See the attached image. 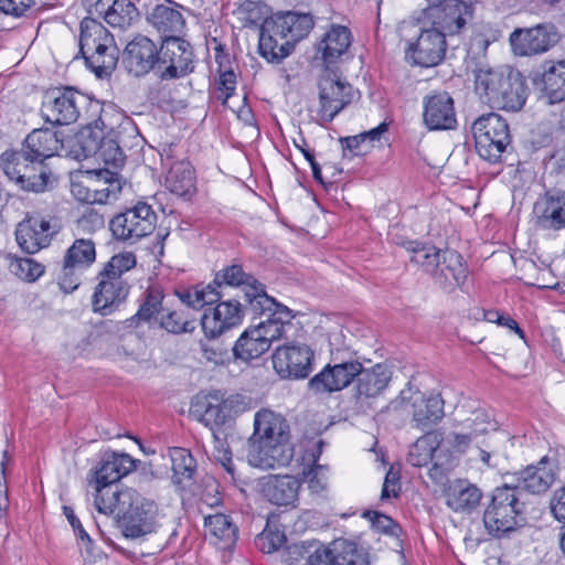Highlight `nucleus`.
Here are the masks:
<instances>
[{
    "label": "nucleus",
    "mask_w": 565,
    "mask_h": 565,
    "mask_svg": "<svg viewBox=\"0 0 565 565\" xmlns=\"http://www.w3.org/2000/svg\"><path fill=\"white\" fill-rule=\"evenodd\" d=\"M33 4V0H0V11L15 18L22 17Z\"/></svg>",
    "instance_id": "obj_64"
},
{
    "label": "nucleus",
    "mask_w": 565,
    "mask_h": 565,
    "mask_svg": "<svg viewBox=\"0 0 565 565\" xmlns=\"http://www.w3.org/2000/svg\"><path fill=\"white\" fill-rule=\"evenodd\" d=\"M327 467L322 465H312L308 471L305 472L308 488L313 495L322 497L328 490Z\"/></svg>",
    "instance_id": "obj_59"
},
{
    "label": "nucleus",
    "mask_w": 565,
    "mask_h": 565,
    "mask_svg": "<svg viewBox=\"0 0 565 565\" xmlns=\"http://www.w3.org/2000/svg\"><path fill=\"white\" fill-rule=\"evenodd\" d=\"M252 312L254 315H264L266 312L270 313L267 320L260 321L255 326L268 348H270L271 343L277 340H285V342L291 341L290 331L294 328L291 323L294 316L288 307L278 303L275 300V306H273V308Z\"/></svg>",
    "instance_id": "obj_24"
},
{
    "label": "nucleus",
    "mask_w": 565,
    "mask_h": 565,
    "mask_svg": "<svg viewBox=\"0 0 565 565\" xmlns=\"http://www.w3.org/2000/svg\"><path fill=\"white\" fill-rule=\"evenodd\" d=\"M213 284L217 290L223 286L243 287L246 308L250 311H263L275 306V299L266 294L264 285L245 273L241 265L234 264L220 270Z\"/></svg>",
    "instance_id": "obj_14"
},
{
    "label": "nucleus",
    "mask_w": 565,
    "mask_h": 565,
    "mask_svg": "<svg viewBox=\"0 0 565 565\" xmlns=\"http://www.w3.org/2000/svg\"><path fill=\"white\" fill-rule=\"evenodd\" d=\"M475 147L483 160L491 163L500 161L511 143L509 125L500 115L490 113L477 118L472 124Z\"/></svg>",
    "instance_id": "obj_8"
},
{
    "label": "nucleus",
    "mask_w": 565,
    "mask_h": 565,
    "mask_svg": "<svg viewBox=\"0 0 565 565\" xmlns=\"http://www.w3.org/2000/svg\"><path fill=\"white\" fill-rule=\"evenodd\" d=\"M98 284L93 295V308L103 316L109 315L128 296L129 285L125 280L111 279L98 274Z\"/></svg>",
    "instance_id": "obj_27"
},
{
    "label": "nucleus",
    "mask_w": 565,
    "mask_h": 565,
    "mask_svg": "<svg viewBox=\"0 0 565 565\" xmlns=\"http://www.w3.org/2000/svg\"><path fill=\"white\" fill-rule=\"evenodd\" d=\"M441 440V433L437 430L426 433L411 446L407 462L414 467L427 466L433 460L434 452L438 449Z\"/></svg>",
    "instance_id": "obj_44"
},
{
    "label": "nucleus",
    "mask_w": 565,
    "mask_h": 565,
    "mask_svg": "<svg viewBox=\"0 0 565 565\" xmlns=\"http://www.w3.org/2000/svg\"><path fill=\"white\" fill-rule=\"evenodd\" d=\"M84 7L88 13L87 18H104L108 23V13L116 4V0H83Z\"/></svg>",
    "instance_id": "obj_62"
},
{
    "label": "nucleus",
    "mask_w": 565,
    "mask_h": 565,
    "mask_svg": "<svg viewBox=\"0 0 565 565\" xmlns=\"http://www.w3.org/2000/svg\"><path fill=\"white\" fill-rule=\"evenodd\" d=\"M413 424L416 428L425 430L437 424L445 415L444 401L439 395L427 398L420 397L413 403Z\"/></svg>",
    "instance_id": "obj_42"
},
{
    "label": "nucleus",
    "mask_w": 565,
    "mask_h": 565,
    "mask_svg": "<svg viewBox=\"0 0 565 565\" xmlns=\"http://www.w3.org/2000/svg\"><path fill=\"white\" fill-rule=\"evenodd\" d=\"M468 277V268L462 256L452 249L443 252V259L434 278L436 284L444 288H454L465 282Z\"/></svg>",
    "instance_id": "obj_32"
},
{
    "label": "nucleus",
    "mask_w": 565,
    "mask_h": 565,
    "mask_svg": "<svg viewBox=\"0 0 565 565\" xmlns=\"http://www.w3.org/2000/svg\"><path fill=\"white\" fill-rule=\"evenodd\" d=\"M103 39L109 41L108 30L95 18H84L81 22L79 52L85 54L97 46Z\"/></svg>",
    "instance_id": "obj_49"
},
{
    "label": "nucleus",
    "mask_w": 565,
    "mask_h": 565,
    "mask_svg": "<svg viewBox=\"0 0 565 565\" xmlns=\"http://www.w3.org/2000/svg\"><path fill=\"white\" fill-rule=\"evenodd\" d=\"M96 159L117 169L124 164L125 154L115 139L103 137Z\"/></svg>",
    "instance_id": "obj_56"
},
{
    "label": "nucleus",
    "mask_w": 565,
    "mask_h": 565,
    "mask_svg": "<svg viewBox=\"0 0 565 565\" xmlns=\"http://www.w3.org/2000/svg\"><path fill=\"white\" fill-rule=\"evenodd\" d=\"M122 497L128 502L121 513L122 533L126 537L139 539L160 529L159 509L154 501L131 488H126Z\"/></svg>",
    "instance_id": "obj_7"
},
{
    "label": "nucleus",
    "mask_w": 565,
    "mask_h": 565,
    "mask_svg": "<svg viewBox=\"0 0 565 565\" xmlns=\"http://www.w3.org/2000/svg\"><path fill=\"white\" fill-rule=\"evenodd\" d=\"M136 460L124 452H105L88 475L89 484H116L122 477L136 469Z\"/></svg>",
    "instance_id": "obj_22"
},
{
    "label": "nucleus",
    "mask_w": 565,
    "mask_h": 565,
    "mask_svg": "<svg viewBox=\"0 0 565 565\" xmlns=\"http://www.w3.org/2000/svg\"><path fill=\"white\" fill-rule=\"evenodd\" d=\"M263 495L273 504L295 507L301 483L292 476L268 475L260 480Z\"/></svg>",
    "instance_id": "obj_25"
},
{
    "label": "nucleus",
    "mask_w": 565,
    "mask_h": 565,
    "mask_svg": "<svg viewBox=\"0 0 565 565\" xmlns=\"http://www.w3.org/2000/svg\"><path fill=\"white\" fill-rule=\"evenodd\" d=\"M404 246L406 250L412 253L411 262L420 266L435 278L444 250L433 245H423L418 242H407Z\"/></svg>",
    "instance_id": "obj_45"
},
{
    "label": "nucleus",
    "mask_w": 565,
    "mask_h": 565,
    "mask_svg": "<svg viewBox=\"0 0 565 565\" xmlns=\"http://www.w3.org/2000/svg\"><path fill=\"white\" fill-rule=\"evenodd\" d=\"M162 329L170 333H182L189 332L194 329L193 322L182 316V313L175 310L166 309L158 320Z\"/></svg>",
    "instance_id": "obj_58"
},
{
    "label": "nucleus",
    "mask_w": 565,
    "mask_h": 565,
    "mask_svg": "<svg viewBox=\"0 0 565 565\" xmlns=\"http://www.w3.org/2000/svg\"><path fill=\"white\" fill-rule=\"evenodd\" d=\"M313 25V18L309 13L288 11L265 19L259 32V54L269 63H280L310 33Z\"/></svg>",
    "instance_id": "obj_2"
},
{
    "label": "nucleus",
    "mask_w": 565,
    "mask_h": 565,
    "mask_svg": "<svg viewBox=\"0 0 565 565\" xmlns=\"http://www.w3.org/2000/svg\"><path fill=\"white\" fill-rule=\"evenodd\" d=\"M362 516L364 519H367L371 522L372 526L379 532L385 534H395L397 524L391 516L372 510L364 511Z\"/></svg>",
    "instance_id": "obj_61"
},
{
    "label": "nucleus",
    "mask_w": 565,
    "mask_h": 565,
    "mask_svg": "<svg viewBox=\"0 0 565 565\" xmlns=\"http://www.w3.org/2000/svg\"><path fill=\"white\" fill-rule=\"evenodd\" d=\"M194 70V54L191 44L180 36L161 40L157 76L172 81L186 76Z\"/></svg>",
    "instance_id": "obj_13"
},
{
    "label": "nucleus",
    "mask_w": 565,
    "mask_h": 565,
    "mask_svg": "<svg viewBox=\"0 0 565 565\" xmlns=\"http://www.w3.org/2000/svg\"><path fill=\"white\" fill-rule=\"evenodd\" d=\"M392 372L384 364H375L371 369H363L356 376V394L359 397H376L388 385Z\"/></svg>",
    "instance_id": "obj_33"
},
{
    "label": "nucleus",
    "mask_w": 565,
    "mask_h": 565,
    "mask_svg": "<svg viewBox=\"0 0 565 565\" xmlns=\"http://www.w3.org/2000/svg\"><path fill=\"white\" fill-rule=\"evenodd\" d=\"M214 451L213 456L217 462L224 468V470L234 479L235 477V466L232 459V451L230 450L228 445L218 438L216 434H214Z\"/></svg>",
    "instance_id": "obj_60"
},
{
    "label": "nucleus",
    "mask_w": 565,
    "mask_h": 565,
    "mask_svg": "<svg viewBox=\"0 0 565 565\" xmlns=\"http://www.w3.org/2000/svg\"><path fill=\"white\" fill-rule=\"evenodd\" d=\"M157 224V214L151 205L138 202L115 215L109 222V230L115 239L135 244L140 238L150 235Z\"/></svg>",
    "instance_id": "obj_12"
},
{
    "label": "nucleus",
    "mask_w": 565,
    "mask_h": 565,
    "mask_svg": "<svg viewBox=\"0 0 565 565\" xmlns=\"http://www.w3.org/2000/svg\"><path fill=\"white\" fill-rule=\"evenodd\" d=\"M423 122L429 131L457 127L454 98L445 90H435L423 98Z\"/></svg>",
    "instance_id": "obj_19"
},
{
    "label": "nucleus",
    "mask_w": 565,
    "mask_h": 565,
    "mask_svg": "<svg viewBox=\"0 0 565 565\" xmlns=\"http://www.w3.org/2000/svg\"><path fill=\"white\" fill-rule=\"evenodd\" d=\"M160 47L148 36L138 35L132 39L124 52V65L127 72L136 77L153 72L157 75Z\"/></svg>",
    "instance_id": "obj_20"
},
{
    "label": "nucleus",
    "mask_w": 565,
    "mask_h": 565,
    "mask_svg": "<svg viewBox=\"0 0 565 565\" xmlns=\"http://www.w3.org/2000/svg\"><path fill=\"white\" fill-rule=\"evenodd\" d=\"M137 15V7L127 0H116V4L108 13V24L125 29L129 26Z\"/></svg>",
    "instance_id": "obj_55"
},
{
    "label": "nucleus",
    "mask_w": 565,
    "mask_h": 565,
    "mask_svg": "<svg viewBox=\"0 0 565 565\" xmlns=\"http://www.w3.org/2000/svg\"><path fill=\"white\" fill-rule=\"evenodd\" d=\"M533 84L551 104L565 99V61H545L533 77Z\"/></svg>",
    "instance_id": "obj_26"
},
{
    "label": "nucleus",
    "mask_w": 565,
    "mask_h": 565,
    "mask_svg": "<svg viewBox=\"0 0 565 565\" xmlns=\"http://www.w3.org/2000/svg\"><path fill=\"white\" fill-rule=\"evenodd\" d=\"M236 88V75L233 71H225L220 74L217 89L222 92V104L225 105Z\"/></svg>",
    "instance_id": "obj_63"
},
{
    "label": "nucleus",
    "mask_w": 565,
    "mask_h": 565,
    "mask_svg": "<svg viewBox=\"0 0 565 565\" xmlns=\"http://www.w3.org/2000/svg\"><path fill=\"white\" fill-rule=\"evenodd\" d=\"M87 131H82L77 137V143L82 150L77 157H83L84 159L95 157L97 158L99 151V145L103 139V132L106 128L105 122L99 116L97 119L87 124Z\"/></svg>",
    "instance_id": "obj_48"
},
{
    "label": "nucleus",
    "mask_w": 565,
    "mask_h": 565,
    "mask_svg": "<svg viewBox=\"0 0 565 565\" xmlns=\"http://www.w3.org/2000/svg\"><path fill=\"white\" fill-rule=\"evenodd\" d=\"M137 4L145 11L147 21L156 29L161 39L179 36L185 26V20L179 6L171 0H137Z\"/></svg>",
    "instance_id": "obj_17"
},
{
    "label": "nucleus",
    "mask_w": 565,
    "mask_h": 565,
    "mask_svg": "<svg viewBox=\"0 0 565 565\" xmlns=\"http://www.w3.org/2000/svg\"><path fill=\"white\" fill-rule=\"evenodd\" d=\"M63 259L70 264L87 269L96 260L95 243L89 238L75 239L66 249Z\"/></svg>",
    "instance_id": "obj_50"
},
{
    "label": "nucleus",
    "mask_w": 565,
    "mask_h": 565,
    "mask_svg": "<svg viewBox=\"0 0 565 565\" xmlns=\"http://www.w3.org/2000/svg\"><path fill=\"white\" fill-rule=\"evenodd\" d=\"M507 67L504 70H482L480 68L476 74V90L480 97L493 108L494 103L500 100L501 88H507L505 81L508 78Z\"/></svg>",
    "instance_id": "obj_35"
},
{
    "label": "nucleus",
    "mask_w": 565,
    "mask_h": 565,
    "mask_svg": "<svg viewBox=\"0 0 565 565\" xmlns=\"http://www.w3.org/2000/svg\"><path fill=\"white\" fill-rule=\"evenodd\" d=\"M426 6L420 10L419 21L434 26L444 35L460 34L471 21L473 7L462 0H425Z\"/></svg>",
    "instance_id": "obj_6"
},
{
    "label": "nucleus",
    "mask_w": 565,
    "mask_h": 565,
    "mask_svg": "<svg viewBox=\"0 0 565 565\" xmlns=\"http://www.w3.org/2000/svg\"><path fill=\"white\" fill-rule=\"evenodd\" d=\"M561 36L551 23L537 24L533 28L515 29L509 38L512 51L518 56L543 54L556 45Z\"/></svg>",
    "instance_id": "obj_16"
},
{
    "label": "nucleus",
    "mask_w": 565,
    "mask_h": 565,
    "mask_svg": "<svg viewBox=\"0 0 565 565\" xmlns=\"http://www.w3.org/2000/svg\"><path fill=\"white\" fill-rule=\"evenodd\" d=\"M300 558L305 559L303 565H367L356 544L347 540H335L329 546L319 545L312 553L302 545L289 547L286 562L296 565Z\"/></svg>",
    "instance_id": "obj_11"
},
{
    "label": "nucleus",
    "mask_w": 565,
    "mask_h": 565,
    "mask_svg": "<svg viewBox=\"0 0 565 565\" xmlns=\"http://www.w3.org/2000/svg\"><path fill=\"white\" fill-rule=\"evenodd\" d=\"M360 371L361 363L359 361H347L332 366L327 365L309 381V386L316 393L341 391L356 379Z\"/></svg>",
    "instance_id": "obj_23"
},
{
    "label": "nucleus",
    "mask_w": 565,
    "mask_h": 565,
    "mask_svg": "<svg viewBox=\"0 0 565 565\" xmlns=\"http://www.w3.org/2000/svg\"><path fill=\"white\" fill-rule=\"evenodd\" d=\"M507 88H501L500 100L494 103L493 108L516 111L520 110L526 100L525 79L519 71H508L505 81Z\"/></svg>",
    "instance_id": "obj_40"
},
{
    "label": "nucleus",
    "mask_w": 565,
    "mask_h": 565,
    "mask_svg": "<svg viewBox=\"0 0 565 565\" xmlns=\"http://www.w3.org/2000/svg\"><path fill=\"white\" fill-rule=\"evenodd\" d=\"M525 508L524 498L508 483L494 489L490 504L483 513V524L488 533L501 536L513 531Z\"/></svg>",
    "instance_id": "obj_5"
},
{
    "label": "nucleus",
    "mask_w": 565,
    "mask_h": 565,
    "mask_svg": "<svg viewBox=\"0 0 565 565\" xmlns=\"http://www.w3.org/2000/svg\"><path fill=\"white\" fill-rule=\"evenodd\" d=\"M291 458L287 420L270 409L258 411L247 441V462L254 468L270 470L288 465Z\"/></svg>",
    "instance_id": "obj_1"
},
{
    "label": "nucleus",
    "mask_w": 565,
    "mask_h": 565,
    "mask_svg": "<svg viewBox=\"0 0 565 565\" xmlns=\"http://www.w3.org/2000/svg\"><path fill=\"white\" fill-rule=\"evenodd\" d=\"M204 525L209 533L221 543V548H230L236 543L238 530L228 515L222 513L209 515L204 520Z\"/></svg>",
    "instance_id": "obj_47"
},
{
    "label": "nucleus",
    "mask_w": 565,
    "mask_h": 565,
    "mask_svg": "<svg viewBox=\"0 0 565 565\" xmlns=\"http://www.w3.org/2000/svg\"><path fill=\"white\" fill-rule=\"evenodd\" d=\"M555 481L554 465L547 456H544L536 465H530L514 475L511 488L518 490L519 495L524 498V492L541 494L548 490Z\"/></svg>",
    "instance_id": "obj_21"
},
{
    "label": "nucleus",
    "mask_w": 565,
    "mask_h": 565,
    "mask_svg": "<svg viewBox=\"0 0 565 565\" xmlns=\"http://www.w3.org/2000/svg\"><path fill=\"white\" fill-rule=\"evenodd\" d=\"M351 43V31L347 26L332 24L319 43L318 51L324 62L332 63L348 51Z\"/></svg>",
    "instance_id": "obj_39"
},
{
    "label": "nucleus",
    "mask_w": 565,
    "mask_h": 565,
    "mask_svg": "<svg viewBox=\"0 0 565 565\" xmlns=\"http://www.w3.org/2000/svg\"><path fill=\"white\" fill-rule=\"evenodd\" d=\"M63 147L60 132L50 128L34 129L24 140L23 148L32 158L44 162Z\"/></svg>",
    "instance_id": "obj_31"
},
{
    "label": "nucleus",
    "mask_w": 565,
    "mask_h": 565,
    "mask_svg": "<svg viewBox=\"0 0 565 565\" xmlns=\"http://www.w3.org/2000/svg\"><path fill=\"white\" fill-rule=\"evenodd\" d=\"M463 430H468L473 438L497 429V423L484 409H476L471 416L460 424Z\"/></svg>",
    "instance_id": "obj_54"
},
{
    "label": "nucleus",
    "mask_w": 565,
    "mask_h": 565,
    "mask_svg": "<svg viewBox=\"0 0 565 565\" xmlns=\"http://www.w3.org/2000/svg\"><path fill=\"white\" fill-rule=\"evenodd\" d=\"M89 107L93 114H100L103 108L87 95L74 87H57L45 94L41 113L45 122L53 126L75 122L82 111Z\"/></svg>",
    "instance_id": "obj_4"
},
{
    "label": "nucleus",
    "mask_w": 565,
    "mask_h": 565,
    "mask_svg": "<svg viewBox=\"0 0 565 565\" xmlns=\"http://www.w3.org/2000/svg\"><path fill=\"white\" fill-rule=\"evenodd\" d=\"M0 167L9 180L22 190L42 192L46 188L50 175L47 167L24 150L3 152L0 157Z\"/></svg>",
    "instance_id": "obj_10"
},
{
    "label": "nucleus",
    "mask_w": 565,
    "mask_h": 565,
    "mask_svg": "<svg viewBox=\"0 0 565 565\" xmlns=\"http://www.w3.org/2000/svg\"><path fill=\"white\" fill-rule=\"evenodd\" d=\"M95 488L94 505L99 513L111 514L118 509L122 513L128 502L124 500L125 489L119 490L116 484L100 486L93 484Z\"/></svg>",
    "instance_id": "obj_46"
},
{
    "label": "nucleus",
    "mask_w": 565,
    "mask_h": 565,
    "mask_svg": "<svg viewBox=\"0 0 565 565\" xmlns=\"http://www.w3.org/2000/svg\"><path fill=\"white\" fill-rule=\"evenodd\" d=\"M164 299L166 296L160 285L152 284L148 286L142 295L137 313L128 320L129 326L137 327L141 322L151 323L152 321H158V316L162 315L168 308L164 306Z\"/></svg>",
    "instance_id": "obj_34"
},
{
    "label": "nucleus",
    "mask_w": 565,
    "mask_h": 565,
    "mask_svg": "<svg viewBox=\"0 0 565 565\" xmlns=\"http://www.w3.org/2000/svg\"><path fill=\"white\" fill-rule=\"evenodd\" d=\"M10 271L21 280L33 282L44 273V266L35 260L24 258H13L9 265Z\"/></svg>",
    "instance_id": "obj_53"
},
{
    "label": "nucleus",
    "mask_w": 565,
    "mask_h": 565,
    "mask_svg": "<svg viewBox=\"0 0 565 565\" xmlns=\"http://www.w3.org/2000/svg\"><path fill=\"white\" fill-rule=\"evenodd\" d=\"M15 239L22 250L34 254L49 245V239L41 236L30 222H21L15 230Z\"/></svg>",
    "instance_id": "obj_51"
},
{
    "label": "nucleus",
    "mask_w": 565,
    "mask_h": 565,
    "mask_svg": "<svg viewBox=\"0 0 565 565\" xmlns=\"http://www.w3.org/2000/svg\"><path fill=\"white\" fill-rule=\"evenodd\" d=\"M482 493L466 480H457L446 492V503L455 512H470L480 503Z\"/></svg>",
    "instance_id": "obj_38"
},
{
    "label": "nucleus",
    "mask_w": 565,
    "mask_h": 565,
    "mask_svg": "<svg viewBox=\"0 0 565 565\" xmlns=\"http://www.w3.org/2000/svg\"><path fill=\"white\" fill-rule=\"evenodd\" d=\"M315 353L302 342L287 341L271 355L274 370L281 379H306L312 372Z\"/></svg>",
    "instance_id": "obj_15"
},
{
    "label": "nucleus",
    "mask_w": 565,
    "mask_h": 565,
    "mask_svg": "<svg viewBox=\"0 0 565 565\" xmlns=\"http://www.w3.org/2000/svg\"><path fill=\"white\" fill-rule=\"evenodd\" d=\"M86 65L98 76L110 74L117 64V47L114 44L113 35L109 33V41L103 39L92 51L82 55Z\"/></svg>",
    "instance_id": "obj_36"
},
{
    "label": "nucleus",
    "mask_w": 565,
    "mask_h": 565,
    "mask_svg": "<svg viewBox=\"0 0 565 565\" xmlns=\"http://www.w3.org/2000/svg\"><path fill=\"white\" fill-rule=\"evenodd\" d=\"M269 350L255 327L246 329L236 340L233 347L235 359L249 362L258 359Z\"/></svg>",
    "instance_id": "obj_43"
},
{
    "label": "nucleus",
    "mask_w": 565,
    "mask_h": 565,
    "mask_svg": "<svg viewBox=\"0 0 565 565\" xmlns=\"http://www.w3.org/2000/svg\"><path fill=\"white\" fill-rule=\"evenodd\" d=\"M536 223L544 230L558 231L565 227V192L546 193L533 209Z\"/></svg>",
    "instance_id": "obj_28"
},
{
    "label": "nucleus",
    "mask_w": 565,
    "mask_h": 565,
    "mask_svg": "<svg viewBox=\"0 0 565 565\" xmlns=\"http://www.w3.org/2000/svg\"><path fill=\"white\" fill-rule=\"evenodd\" d=\"M193 415L204 426L216 434L215 429L232 418V401H221L217 395H207L202 402L194 405Z\"/></svg>",
    "instance_id": "obj_30"
},
{
    "label": "nucleus",
    "mask_w": 565,
    "mask_h": 565,
    "mask_svg": "<svg viewBox=\"0 0 565 565\" xmlns=\"http://www.w3.org/2000/svg\"><path fill=\"white\" fill-rule=\"evenodd\" d=\"M222 297V290H217L212 284L179 294L180 300L193 309L216 303L214 308H206L201 318L203 332L210 339L238 326L243 320L244 310H249L237 299L221 300Z\"/></svg>",
    "instance_id": "obj_3"
},
{
    "label": "nucleus",
    "mask_w": 565,
    "mask_h": 565,
    "mask_svg": "<svg viewBox=\"0 0 565 565\" xmlns=\"http://www.w3.org/2000/svg\"><path fill=\"white\" fill-rule=\"evenodd\" d=\"M414 29V35L406 40L407 46L405 55L412 60L413 64L422 67H433L443 62L446 54L447 42L443 32L434 26L425 25L419 21V17L415 24H408L402 28Z\"/></svg>",
    "instance_id": "obj_9"
},
{
    "label": "nucleus",
    "mask_w": 565,
    "mask_h": 565,
    "mask_svg": "<svg viewBox=\"0 0 565 565\" xmlns=\"http://www.w3.org/2000/svg\"><path fill=\"white\" fill-rule=\"evenodd\" d=\"M169 456L172 463L173 483L181 489L189 488L194 482L196 460L190 450L182 447L170 448Z\"/></svg>",
    "instance_id": "obj_41"
},
{
    "label": "nucleus",
    "mask_w": 565,
    "mask_h": 565,
    "mask_svg": "<svg viewBox=\"0 0 565 565\" xmlns=\"http://www.w3.org/2000/svg\"><path fill=\"white\" fill-rule=\"evenodd\" d=\"M353 87L340 78L330 75L321 77L319 82L320 122H331L334 117L352 103Z\"/></svg>",
    "instance_id": "obj_18"
},
{
    "label": "nucleus",
    "mask_w": 565,
    "mask_h": 565,
    "mask_svg": "<svg viewBox=\"0 0 565 565\" xmlns=\"http://www.w3.org/2000/svg\"><path fill=\"white\" fill-rule=\"evenodd\" d=\"M86 269L70 264L63 259L62 267L58 274V286L64 292H73L78 288L82 281V276Z\"/></svg>",
    "instance_id": "obj_57"
},
{
    "label": "nucleus",
    "mask_w": 565,
    "mask_h": 565,
    "mask_svg": "<svg viewBox=\"0 0 565 565\" xmlns=\"http://www.w3.org/2000/svg\"><path fill=\"white\" fill-rule=\"evenodd\" d=\"M167 189L181 198H191L195 191L194 170L189 161L174 162L166 177Z\"/></svg>",
    "instance_id": "obj_37"
},
{
    "label": "nucleus",
    "mask_w": 565,
    "mask_h": 565,
    "mask_svg": "<svg viewBox=\"0 0 565 565\" xmlns=\"http://www.w3.org/2000/svg\"><path fill=\"white\" fill-rule=\"evenodd\" d=\"M136 266V256L130 252L114 255L99 273L111 279L122 280L121 276Z\"/></svg>",
    "instance_id": "obj_52"
},
{
    "label": "nucleus",
    "mask_w": 565,
    "mask_h": 565,
    "mask_svg": "<svg viewBox=\"0 0 565 565\" xmlns=\"http://www.w3.org/2000/svg\"><path fill=\"white\" fill-rule=\"evenodd\" d=\"M94 180L92 185L87 186L85 195H81V190L76 194L78 200L87 203H107L109 200L117 199L121 191V183L117 172L107 169L93 171Z\"/></svg>",
    "instance_id": "obj_29"
}]
</instances>
